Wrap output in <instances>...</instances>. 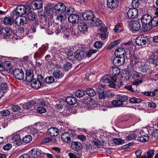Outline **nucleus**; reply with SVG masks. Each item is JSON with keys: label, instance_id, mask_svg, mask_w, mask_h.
Instances as JSON below:
<instances>
[{"label": "nucleus", "instance_id": "f257e3e1", "mask_svg": "<svg viewBox=\"0 0 158 158\" xmlns=\"http://www.w3.org/2000/svg\"><path fill=\"white\" fill-rule=\"evenodd\" d=\"M143 31H147L150 30L151 23L152 17L148 14L144 15L141 18Z\"/></svg>", "mask_w": 158, "mask_h": 158}, {"label": "nucleus", "instance_id": "f03ea898", "mask_svg": "<svg viewBox=\"0 0 158 158\" xmlns=\"http://www.w3.org/2000/svg\"><path fill=\"white\" fill-rule=\"evenodd\" d=\"M51 25H56V30L55 31L57 34L60 32L61 31L63 32L66 31L68 28V25L66 21L63 22L60 26L57 23H52Z\"/></svg>", "mask_w": 158, "mask_h": 158}, {"label": "nucleus", "instance_id": "7ed1b4c3", "mask_svg": "<svg viewBox=\"0 0 158 158\" xmlns=\"http://www.w3.org/2000/svg\"><path fill=\"white\" fill-rule=\"evenodd\" d=\"M12 31L9 27L2 28L0 30V36L3 38L8 39L10 37Z\"/></svg>", "mask_w": 158, "mask_h": 158}, {"label": "nucleus", "instance_id": "20e7f679", "mask_svg": "<svg viewBox=\"0 0 158 158\" xmlns=\"http://www.w3.org/2000/svg\"><path fill=\"white\" fill-rule=\"evenodd\" d=\"M148 41V39L146 36L143 35H140L136 39L135 43L138 45L141 46L145 44Z\"/></svg>", "mask_w": 158, "mask_h": 158}, {"label": "nucleus", "instance_id": "39448f33", "mask_svg": "<svg viewBox=\"0 0 158 158\" xmlns=\"http://www.w3.org/2000/svg\"><path fill=\"white\" fill-rule=\"evenodd\" d=\"M29 8L23 5L18 6L16 9L15 12L17 15L20 16L24 14L28 11Z\"/></svg>", "mask_w": 158, "mask_h": 158}, {"label": "nucleus", "instance_id": "423d86ee", "mask_svg": "<svg viewBox=\"0 0 158 158\" xmlns=\"http://www.w3.org/2000/svg\"><path fill=\"white\" fill-rule=\"evenodd\" d=\"M14 76L18 80H23L24 77V74L23 71L19 69H15L13 71Z\"/></svg>", "mask_w": 158, "mask_h": 158}, {"label": "nucleus", "instance_id": "0eeeda50", "mask_svg": "<svg viewBox=\"0 0 158 158\" xmlns=\"http://www.w3.org/2000/svg\"><path fill=\"white\" fill-rule=\"evenodd\" d=\"M148 61L155 66L158 65V58L152 52H150L149 54Z\"/></svg>", "mask_w": 158, "mask_h": 158}, {"label": "nucleus", "instance_id": "6e6552de", "mask_svg": "<svg viewBox=\"0 0 158 158\" xmlns=\"http://www.w3.org/2000/svg\"><path fill=\"white\" fill-rule=\"evenodd\" d=\"M73 134L69 132H65L61 134V139L63 141L69 143L73 138Z\"/></svg>", "mask_w": 158, "mask_h": 158}, {"label": "nucleus", "instance_id": "1a4fd4ad", "mask_svg": "<svg viewBox=\"0 0 158 158\" xmlns=\"http://www.w3.org/2000/svg\"><path fill=\"white\" fill-rule=\"evenodd\" d=\"M66 8L64 4L61 3H57L54 7L56 14L57 15L58 13H64L66 11Z\"/></svg>", "mask_w": 158, "mask_h": 158}, {"label": "nucleus", "instance_id": "9d476101", "mask_svg": "<svg viewBox=\"0 0 158 158\" xmlns=\"http://www.w3.org/2000/svg\"><path fill=\"white\" fill-rule=\"evenodd\" d=\"M42 7V2L40 0L33 1L31 3L30 8L33 10L40 9Z\"/></svg>", "mask_w": 158, "mask_h": 158}, {"label": "nucleus", "instance_id": "9b49d317", "mask_svg": "<svg viewBox=\"0 0 158 158\" xmlns=\"http://www.w3.org/2000/svg\"><path fill=\"white\" fill-rule=\"evenodd\" d=\"M125 60L123 57L117 56L113 59V64L116 66H119L124 63Z\"/></svg>", "mask_w": 158, "mask_h": 158}, {"label": "nucleus", "instance_id": "f8f14e48", "mask_svg": "<svg viewBox=\"0 0 158 158\" xmlns=\"http://www.w3.org/2000/svg\"><path fill=\"white\" fill-rule=\"evenodd\" d=\"M83 19L87 20H92L94 17V15L91 10L86 11L84 12L82 15Z\"/></svg>", "mask_w": 158, "mask_h": 158}, {"label": "nucleus", "instance_id": "ddd939ff", "mask_svg": "<svg viewBox=\"0 0 158 158\" xmlns=\"http://www.w3.org/2000/svg\"><path fill=\"white\" fill-rule=\"evenodd\" d=\"M137 9L135 8L130 9L127 12V15L129 18L135 19L138 15Z\"/></svg>", "mask_w": 158, "mask_h": 158}, {"label": "nucleus", "instance_id": "4468645a", "mask_svg": "<svg viewBox=\"0 0 158 158\" xmlns=\"http://www.w3.org/2000/svg\"><path fill=\"white\" fill-rule=\"evenodd\" d=\"M119 2L118 0H107V7L111 9L116 8L118 5Z\"/></svg>", "mask_w": 158, "mask_h": 158}, {"label": "nucleus", "instance_id": "2eb2a0df", "mask_svg": "<svg viewBox=\"0 0 158 158\" xmlns=\"http://www.w3.org/2000/svg\"><path fill=\"white\" fill-rule=\"evenodd\" d=\"M120 72V69L116 67L110 68V73L111 75V77H113L114 78H116L115 77L118 75Z\"/></svg>", "mask_w": 158, "mask_h": 158}, {"label": "nucleus", "instance_id": "dca6fc26", "mask_svg": "<svg viewBox=\"0 0 158 158\" xmlns=\"http://www.w3.org/2000/svg\"><path fill=\"white\" fill-rule=\"evenodd\" d=\"M131 27L133 32H137L141 28L140 23L137 21H134L132 22L131 24Z\"/></svg>", "mask_w": 158, "mask_h": 158}, {"label": "nucleus", "instance_id": "f3484780", "mask_svg": "<svg viewBox=\"0 0 158 158\" xmlns=\"http://www.w3.org/2000/svg\"><path fill=\"white\" fill-rule=\"evenodd\" d=\"M69 21L73 24L79 22V16L76 14L70 15L68 18Z\"/></svg>", "mask_w": 158, "mask_h": 158}, {"label": "nucleus", "instance_id": "a211bd4d", "mask_svg": "<svg viewBox=\"0 0 158 158\" xmlns=\"http://www.w3.org/2000/svg\"><path fill=\"white\" fill-rule=\"evenodd\" d=\"M102 81L103 83H108L110 82L112 80L116 82L117 78H114L113 77H111L110 74L105 75L103 76L102 78Z\"/></svg>", "mask_w": 158, "mask_h": 158}, {"label": "nucleus", "instance_id": "6ab92c4d", "mask_svg": "<svg viewBox=\"0 0 158 158\" xmlns=\"http://www.w3.org/2000/svg\"><path fill=\"white\" fill-rule=\"evenodd\" d=\"M114 54L116 56L124 57L126 54L125 49L123 48H119L116 49Z\"/></svg>", "mask_w": 158, "mask_h": 158}, {"label": "nucleus", "instance_id": "aec40b11", "mask_svg": "<svg viewBox=\"0 0 158 158\" xmlns=\"http://www.w3.org/2000/svg\"><path fill=\"white\" fill-rule=\"evenodd\" d=\"M31 156L33 158H38L41 154V151L37 148H35L31 150Z\"/></svg>", "mask_w": 158, "mask_h": 158}, {"label": "nucleus", "instance_id": "412c9836", "mask_svg": "<svg viewBox=\"0 0 158 158\" xmlns=\"http://www.w3.org/2000/svg\"><path fill=\"white\" fill-rule=\"evenodd\" d=\"M48 133L51 136L53 137L57 136L59 132L57 128L54 127H51L48 129Z\"/></svg>", "mask_w": 158, "mask_h": 158}, {"label": "nucleus", "instance_id": "4be33fe9", "mask_svg": "<svg viewBox=\"0 0 158 158\" xmlns=\"http://www.w3.org/2000/svg\"><path fill=\"white\" fill-rule=\"evenodd\" d=\"M71 147L72 149L75 151L80 150L82 148L81 143L78 142H73L72 143Z\"/></svg>", "mask_w": 158, "mask_h": 158}, {"label": "nucleus", "instance_id": "5701e85b", "mask_svg": "<svg viewBox=\"0 0 158 158\" xmlns=\"http://www.w3.org/2000/svg\"><path fill=\"white\" fill-rule=\"evenodd\" d=\"M27 18L31 22H33V23L36 24L38 22L37 16L32 11H31L27 14Z\"/></svg>", "mask_w": 158, "mask_h": 158}, {"label": "nucleus", "instance_id": "b1692460", "mask_svg": "<svg viewBox=\"0 0 158 158\" xmlns=\"http://www.w3.org/2000/svg\"><path fill=\"white\" fill-rule=\"evenodd\" d=\"M78 27L79 30L83 34H85L87 32V25L85 23H80L79 24Z\"/></svg>", "mask_w": 158, "mask_h": 158}, {"label": "nucleus", "instance_id": "393cba45", "mask_svg": "<svg viewBox=\"0 0 158 158\" xmlns=\"http://www.w3.org/2000/svg\"><path fill=\"white\" fill-rule=\"evenodd\" d=\"M76 59L78 60H81L84 57V52L80 50H77L74 53Z\"/></svg>", "mask_w": 158, "mask_h": 158}, {"label": "nucleus", "instance_id": "a878e982", "mask_svg": "<svg viewBox=\"0 0 158 158\" xmlns=\"http://www.w3.org/2000/svg\"><path fill=\"white\" fill-rule=\"evenodd\" d=\"M34 75L33 72L31 70H28L26 73V79L28 82H31L33 79Z\"/></svg>", "mask_w": 158, "mask_h": 158}, {"label": "nucleus", "instance_id": "bb28decb", "mask_svg": "<svg viewBox=\"0 0 158 158\" xmlns=\"http://www.w3.org/2000/svg\"><path fill=\"white\" fill-rule=\"evenodd\" d=\"M52 75L56 79H59L63 77L64 74L61 71L56 70L53 72Z\"/></svg>", "mask_w": 158, "mask_h": 158}, {"label": "nucleus", "instance_id": "cd10ccee", "mask_svg": "<svg viewBox=\"0 0 158 158\" xmlns=\"http://www.w3.org/2000/svg\"><path fill=\"white\" fill-rule=\"evenodd\" d=\"M66 102L69 105H73L77 102L76 98L73 97H68L66 99Z\"/></svg>", "mask_w": 158, "mask_h": 158}, {"label": "nucleus", "instance_id": "c85d7f7f", "mask_svg": "<svg viewBox=\"0 0 158 158\" xmlns=\"http://www.w3.org/2000/svg\"><path fill=\"white\" fill-rule=\"evenodd\" d=\"M31 82L32 86L36 89H39L41 85V82L39 80L34 79Z\"/></svg>", "mask_w": 158, "mask_h": 158}, {"label": "nucleus", "instance_id": "c756f323", "mask_svg": "<svg viewBox=\"0 0 158 158\" xmlns=\"http://www.w3.org/2000/svg\"><path fill=\"white\" fill-rule=\"evenodd\" d=\"M102 23V21L99 18L94 17L91 20V24L94 26H99Z\"/></svg>", "mask_w": 158, "mask_h": 158}, {"label": "nucleus", "instance_id": "7c9ffc66", "mask_svg": "<svg viewBox=\"0 0 158 158\" xmlns=\"http://www.w3.org/2000/svg\"><path fill=\"white\" fill-rule=\"evenodd\" d=\"M13 22V19L10 17H5L3 20L4 23L8 26L11 25Z\"/></svg>", "mask_w": 158, "mask_h": 158}, {"label": "nucleus", "instance_id": "2f4dec72", "mask_svg": "<svg viewBox=\"0 0 158 158\" xmlns=\"http://www.w3.org/2000/svg\"><path fill=\"white\" fill-rule=\"evenodd\" d=\"M158 26V16H155L153 18H152V20L151 23L150 30Z\"/></svg>", "mask_w": 158, "mask_h": 158}, {"label": "nucleus", "instance_id": "473e14b6", "mask_svg": "<svg viewBox=\"0 0 158 158\" xmlns=\"http://www.w3.org/2000/svg\"><path fill=\"white\" fill-rule=\"evenodd\" d=\"M56 15L57 16L56 19L60 20L62 23H63L62 22L65 21V20L67 18L66 15L64 13H58Z\"/></svg>", "mask_w": 158, "mask_h": 158}, {"label": "nucleus", "instance_id": "72a5a7b5", "mask_svg": "<svg viewBox=\"0 0 158 158\" xmlns=\"http://www.w3.org/2000/svg\"><path fill=\"white\" fill-rule=\"evenodd\" d=\"M86 94L89 96L92 97L94 96L96 94V92L93 89L88 88L85 90Z\"/></svg>", "mask_w": 158, "mask_h": 158}, {"label": "nucleus", "instance_id": "f704fd0d", "mask_svg": "<svg viewBox=\"0 0 158 158\" xmlns=\"http://www.w3.org/2000/svg\"><path fill=\"white\" fill-rule=\"evenodd\" d=\"M43 49H40L39 52H37L35 53L34 56L35 59L36 60L37 58H40L41 56L44 53V52H43Z\"/></svg>", "mask_w": 158, "mask_h": 158}, {"label": "nucleus", "instance_id": "c9c22d12", "mask_svg": "<svg viewBox=\"0 0 158 158\" xmlns=\"http://www.w3.org/2000/svg\"><path fill=\"white\" fill-rule=\"evenodd\" d=\"M120 41V40H117L113 42L109 45L107 48L108 49L110 50L115 47L119 43Z\"/></svg>", "mask_w": 158, "mask_h": 158}, {"label": "nucleus", "instance_id": "e433bc0d", "mask_svg": "<svg viewBox=\"0 0 158 158\" xmlns=\"http://www.w3.org/2000/svg\"><path fill=\"white\" fill-rule=\"evenodd\" d=\"M85 94L84 91L79 89L75 92V95L77 97L80 98L83 97L85 95Z\"/></svg>", "mask_w": 158, "mask_h": 158}, {"label": "nucleus", "instance_id": "4c0bfd02", "mask_svg": "<svg viewBox=\"0 0 158 158\" xmlns=\"http://www.w3.org/2000/svg\"><path fill=\"white\" fill-rule=\"evenodd\" d=\"M138 140L140 142H145L149 140V137L147 135H141L138 137Z\"/></svg>", "mask_w": 158, "mask_h": 158}, {"label": "nucleus", "instance_id": "58836bf2", "mask_svg": "<svg viewBox=\"0 0 158 158\" xmlns=\"http://www.w3.org/2000/svg\"><path fill=\"white\" fill-rule=\"evenodd\" d=\"M117 99L119 100L123 103V102H125L127 100L128 98L127 96L121 94L117 95Z\"/></svg>", "mask_w": 158, "mask_h": 158}, {"label": "nucleus", "instance_id": "ea45409f", "mask_svg": "<svg viewBox=\"0 0 158 158\" xmlns=\"http://www.w3.org/2000/svg\"><path fill=\"white\" fill-rule=\"evenodd\" d=\"M139 70L140 71L143 73H146L148 70V66L145 64H142L139 67Z\"/></svg>", "mask_w": 158, "mask_h": 158}, {"label": "nucleus", "instance_id": "a19ab883", "mask_svg": "<svg viewBox=\"0 0 158 158\" xmlns=\"http://www.w3.org/2000/svg\"><path fill=\"white\" fill-rule=\"evenodd\" d=\"M112 105L116 107H119L122 106L123 104L121 102H120L119 100H114L112 102Z\"/></svg>", "mask_w": 158, "mask_h": 158}, {"label": "nucleus", "instance_id": "79ce46f5", "mask_svg": "<svg viewBox=\"0 0 158 158\" xmlns=\"http://www.w3.org/2000/svg\"><path fill=\"white\" fill-rule=\"evenodd\" d=\"M129 101L130 102L132 103H139L141 102L142 100L140 99L133 97L130 99Z\"/></svg>", "mask_w": 158, "mask_h": 158}, {"label": "nucleus", "instance_id": "37998d69", "mask_svg": "<svg viewBox=\"0 0 158 158\" xmlns=\"http://www.w3.org/2000/svg\"><path fill=\"white\" fill-rule=\"evenodd\" d=\"M113 141L115 144L117 145L122 144L124 143V140L119 138H114Z\"/></svg>", "mask_w": 158, "mask_h": 158}, {"label": "nucleus", "instance_id": "c03bdc74", "mask_svg": "<svg viewBox=\"0 0 158 158\" xmlns=\"http://www.w3.org/2000/svg\"><path fill=\"white\" fill-rule=\"evenodd\" d=\"M138 135V133L137 132L136 134L134 133L130 134L128 135L126 138V139L128 140H131L137 137V135Z\"/></svg>", "mask_w": 158, "mask_h": 158}, {"label": "nucleus", "instance_id": "a18cd8bd", "mask_svg": "<svg viewBox=\"0 0 158 158\" xmlns=\"http://www.w3.org/2000/svg\"><path fill=\"white\" fill-rule=\"evenodd\" d=\"M32 139V137L30 135H28L25 136L23 139V140L24 143H28L31 142Z\"/></svg>", "mask_w": 158, "mask_h": 158}, {"label": "nucleus", "instance_id": "49530a36", "mask_svg": "<svg viewBox=\"0 0 158 158\" xmlns=\"http://www.w3.org/2000/svg\"><path fill=\"white\" fill-rule=\"evenodd\" d=\"M45 81L47 83H52L54 81V77L52 76L48 77L45 78Z\"/></svg>", "mask_w": 158, "mask_h": 158}, {"label": "nucleus", "instance_id": "de8ad7c7", "mask_svg": "<svg viewBox=\"0 0 158 158\" xmlns=\"http://www.w3.org/2000/svg\"><path fill=\"white\" fill-rule=\"evenodd\" d=\"M65 11L67 14L69 16L70 15L73 14L74 12V9L73 7H67V9L66 8Z\"/></svg>", "mask_w": 158, "mask_h": 158}, {"label": "nucleus", "instance_id": "09e8293b", "mask_svg": "<svg viewBox=\"0 0 158 158\" xmlns=\"http://www.w3.org/2000/svg\"><path fill=\"white\" fill-rule=\"evenodd\" d=\"M132 6L133 8H137L139 6V0H132L131 2Z\"/></svg>", "mask_w": 158, "mask_h": 158}, {"label": "nucleus", "instance_id": "8fccbe9b", "mask_svg": "<svg viewBox=\"0 0 158 158\" xmlns=\"http://www.w3.org/2000/svg\"><path fill=\"white\" fill-rule=\"evenodd\" d=\"M0 113L2 116H6L9 115L10 114V112L8 109H4L1 111Z\"/></svg>", "mask_w": 158, "mask_h": 158}, {"label": "nucleus", "instance_id": "3c124183", "mask_svg": "<svg viewBox=\"0 0 158 158\" xmlns=\"http://www.w3.org/2000/svg\"><path fill=\"white\" fill-rule=\"evenodd\" d=\"M20 25H23L27 23L28 19L25 16L21 17L20 20Z\"/></svg>", "mask_w": 158, "mask_h": 158}, {"label": "nucleus", "instance_id": "603ef678", "mask_svg": "<svg viewBox=\"0 0 158 158\" xmlns=\"http://www.w3.org/2000/svg\"><path fill=\"white\" fill-rule=\"evenodd\" d=\"M67 56L68 59L69 60H74L76 59L75 56V55H73V53L70 52H69L68 53Z\"/></svg>", "mask_w": 158, "mask_h": 158}, {"label": "nucleus", "instance_id": "864d4df0", "mask_svg": "<svg viewBox=\"0 0 158 158\" xmlns=\"http://www.w3.org/2000/svg\"><path fill=\"white\" fill-rule=\"evenodd\" d=\"M103 45V43L101 41H96L95 42L94 44V46L96 48H101Z\"/></svg>", "mask_w": 158, "mask_h": 158}, {"label": "nucleus", "instance_id": "5fc2aeb1", "mask_svg": "<svg viewBox=\"0 0 158 158\" xmlns=\"http://www.w3.org/2000/svg\"><path fill=\"white\" fill-rule=\"evenodd\" d=\"M92 143L94 145H95L97 148H100V145H101V142L98 140L97 139H94L92 141Z\"/></svg>", "mask_w": 158, "mask_h": 158}, {"label": "nucleus", "instance_id": "6e6d98bb", "mask_svg": "<svg viewBox=\"0 0 158 158\" xmlns=\"http://www.w3.org/2000/svg\"><path fill=\"white\" fill-rule=\"evenodd\" d=\"M97 50H89L86 53V56L88 57H90L93 54L96 53L97 52Z\"/></svg>", "mask_w": 158, "mask_h": 158}, {"label": "nucleus", "instance_id": "4d7b16f0", "mask_svg": "<svg viewBox=\"0 0 158 158\" xmlns=\"http://www.w3.org/2000/svg\"><path fill=\"white\" fill-rule=\"evenodd\" d=\"M4 65V70H10L11 68V65L10 61H5Z\"/></svg>", "mask_w": 158, "mask_h": 158}, {"label": "nucleus", "instance_id": "13d9d810", "mask_svg": "<svg viewBox=\"0 0 158 158\" xmlns=\"http://www.w3.org/2000/svg\"><path fill=\"white\" fill-rule=\"evenodd\" d=\"M143 95L147 96H154L155 95V93L154 92L150 91H145L143 92Z\"/></svg>", "mask_w": 158, "mask_h": 158}, {"label": "nucleus", "instance_id": "bf43d9fd", "mask_svg": "<svg viewBox=\"0 0 158 158\" xmlns=\"http://www.w3.org/2000/svg\"><path fill=\"white\" fill-rule=\"evenodd\" d=\"M154 150L153 149L149 150L147 153L148 158H152L154 155Z\"/></svg>", "mask_w": 158, "mask_h": 158}, {"label": "nucleus", "instance_id": "052dcab7", "mask_svg": "<svg viewBox=\"0 0 158 158\" xmlns=\"http://www.w3.org/2000/svg\"><path fill=\"white\" fill-rule=\"evenodd\" d=\"M72 67V64L70 62H67L64 66V69L65 71L69 70Z\"/></svg>", "mask_w": 158, "mask_h": 158}, {"label": "nucleus", "instance_id": "680f3d73", "mask_svg": "<svg viewBox=\"0 0 158 158\" xmlns=\"http://www.w3.org/2000/svg\"><path fill=\"white\" fill-rule=\"evenodd\" d=\"M12 139L14 141L16 142L17 143L21 140L20 136L19 135H17L13 136L12 137Z\"/></svg>", "mask_w": 158, "mask_h": 158}, {"label": "nucleus", "instance_id": "e2e57ef3", "mask_svg": "<svg viewBox=\"0 0 158 158\" xmlns=\"http://www.w3.org/2000/svg\"><path fill=\"white\" fill-rule=\"evenodd\" d=\"M37 110L40 113H43L46 112V109L42 106H40L37 108Z\"/></svg>", "mask_w": 158, "mask_h": 158}, {"label": "nucleus", "instance_id": "0e129e2a", "mask_svg": "<svg viewBox=\"0 0 158 158\" xmlns=\"http://www.w3.org/2000/svg\"><path fill=\"white\" fill-rule=\"evenodd\" d=\"M8 88V86L6 83H2L0 85V89L2 91L6 90Z\"/></svg>", "mask_w": 158, "mask_h": 158}, {"label": "nucleus", "instance_id": "69168bd1", "mask_svg": "<svg viewBox=\"0 0 158 158\" xmlns=\"http://www.w3.org/2000/svg\"><path fill=\"white\" fill-rule=\"evenodd\" d=\"M99 98L100 99H103L106 98L105 94H104V91L98 92Z\"/></svg>", "mask_w": 158, "mask_h": 158}, {"label": "nucleus", "instance_id": "338daca9", "mask_svg": "<svg viewBox=\"0 0 158 158\" xmlns=\"http://www.w3.org/2000/svg\"><path fill=\"white\" fill-rule=\"evenodd\" d=\"M114 94L110 91H107L105 94L106 98H111L114 96Z\"/></svg>", "mask_w": 158, "mask_h": 158}, {"label": "nucleus", "instance_id": "774afa93", "mask_svg": "<svg viewBox=\"0 0 158 158\" xmlns=\"http://www.w3.org/2000/svg\"><path fill=\"white\" fill-rule=\"evenodd\" d=\"M11 108L14 112L18 111L21 110L20 107L17 105L12 106L11 107Z\"/></svg>", "mask_w": 158, "mask_h": 158}]
</instances>
